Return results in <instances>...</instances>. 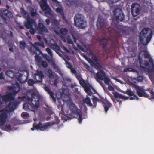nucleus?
Listing matches in <instances>:
<instances>
[{
    "mask_svg": "<svg viewBox=\"0 0 154 154\" xmlns=\"http://www.w3.org/2000/svg\"><path fill=\"white\" fill-rule=\"evenodd\" d=\"M139 59L140 67L144 71L148 72L149 77L154 75L153 61L147 50L141 51L140 53Z\"/></svg>",
    "mask_w": 154,
    "mask_h": 154,
    "instance_id": "obj_1",
    "label": "nucleus"
},
{
    "mask_svg": "<svg viewBox=\"0 0 154 154\" xmlns=\"http://www.w3.org/2000/svg\"><path fill=\"white\" fill-rule=\"evenodd\" d=\"M31 95L32 97L31 98L28 97V96L27 97H18V99H20V98H21L22 100H25V99H26L28 101H32V103L33 106L28 103H25L23 104V109L33 111L34 110V108H37L39 106V97L34 94H32Z\"/></svg>",
    "mask_w": 154,
    "mask_h": 154,
    "instance_id": "obj_2",
    "label": "nucleus"
},
{
    "mask_svg": "<svg viewBox=\"0 0 154 154\" xmlns=\"http://www.w3.org/2000/svg\"><path fill=\"white\" fill-rule=\"evenodd\" d=\"M20 103V101H17L10 102L5 109L0 110V112L3 113L0 115V125H3L6 121L7 118L6 112L8 113L13 111Z\"/></svg>",
    "mask_w": 154,
    "mask_h": 154,
    "instance_id": "obj_3",
    "label": "nucleus"
},
{
    "mask_svg": "<svg viewBox=\"0 0 154 154\" xmlns=\"http://www.w3.org/2000/svg\"><path fill=\"white\" fill-rule=\"evenodd\" d=\"M8 88L10 89L9 94L2 96L0 94V103H3V102H8L14 99L15 94L19 91L20 88L18 84L13 85L12 87L8 86Z\"/></svg>",
    "mask_w": 154,
    "mask_h": 154,
    "instance_id": "obj_4",
    "label": "nucleus"
},
{
    "mask_svg": "<svg viewBox=\"0 0 154 154\" xmlns=\"http://www.w3.org/2000/svg\"><path fill=\"white\" fill-rule=\"evenodd\" d=\"M152 32L151 29L145 28L140 32V40L141 43L144 45H147L151 39Z\"/></svg>",
    "mask_w": 154,
    "mask_h": 154,
    "instance_id": "obj_5",
    "label": "nucleus"
},
{
    "mask_svg": "<svg viewBox=\"0 0 154 154\" xmlns=\"http://www.w3.org/2000/svg\"><path fill=\"white\" fill-rule=\"evenodd\" d=\"M96 80L100 84L103 89L105 88L104 85L102 81L104 80V82L106 85H109V82L110 81L109 78L106 76L105 72L103 71H101V73L97 72L96 75L95 76Z\"/></svg>",
    "mask_w": 154,
    "mask_h": 154,
    "instance_id": "obj_6",
    "label": "nucleus"
},
{
    "mask_svg": "<svg viewBox=\"0 0 154 154\" xmlns=\"http://www.w3.org/2000/svg\"><path fill=\"white\" fill-rule=\"evenodd\" d=\"M75 25L81 29H84L86 26V22L84 19V16L80 14L75 15L74 18Z\"/></svg>",
    "mask_w": 154,
    "mask_h": 154,
    "instance_id": "obj_7",
    "label": "nucleus"
},
{
    "mask_svg": "<svg viewBox=\"0 0 154 154\" xmlns=\"http://www.w3.org/2000/svg\"><path fill=\"white\" fill-rule=\"evenodd\" d=\"M77 78L79 80V83L84 88L85 91L88 94L91 93L94 94L96 93L95 90L92 88L87 82L85 81L82 78L80 77H77Z\"/></svg>",
    "mask_w": 154,
    "mask_h": 154,
    "instance_id": "obj_8",
    "label": "nucleus"
},
{
    "mask_svg": "<svg viewBox=\"0 0 154 154\" xmlns=\"http://www.w3.org/2000/svg\"><path fill=\"white\" fill-rule=\"evenodd\" d=\"M40 5L42 9L45 11V14L52 16L51 11L49 6L47 4V0H37Z\"/></svg>",
    "mask_w": 154,
    "mask_h": 154,
    "instance_id": "obj_9",
    "label": "nucleus"
},
{
    "mask_svg": "<svg viewBox=\"0 0 154 154\" xmlns=\"http://www.w3.org/2000/svg\"><path fill=\"white\" fill-rule=\"evenodd\" d=\"M115 18L117 20L122 21L125 17L122 10L119 8H115L113 11Z\"/></svg>",
    "mask_w": 154,
    "mask_h": 154,
    "instance_id": "obj_10",
    "label": "nucleus"
},
{
    "mask_svg": "<svg viewBox=\"0 0 154 154\" xmlns=\"http://www.w3.org/2000/svg\"><path fill=\"white\" fill-rule=\"evenodd\" d=\"M54 124V123H49L45 125H42V123H39L38 124L35 123L33 124V127L31 128L32 130H34L35 128L37 129H39L41 131H44L48 128Z\"/></svg>",
    "mask_w": 154,
    "mask_h": 154,
    "instance_id": "obj_11",
    "label": "nucleus"
},
{
    "mask_svg": "<svg viewBox=\"0 0 154 154\" xmlns=\"http://www.w3.org/2000/svg\"><path fill=\"white\" fill-rule=\"evenodd\" d=\"M69 108L73 112L75 113H77L79 115L78 120L79 121V122L81 123L82 121V113L80 110L79 109H78L74 104H71L70 105Z\"/></svg>",
    "mask_w": 154,
    "mask_h": 154,
    "instance_id": "obj_12",
    "label": "nucleus"
},
{
    "mask_svg": "<svg viewBox=\"0 0 154 154\" xmlns=\"http://www.w3.org/2000/svg\"><path fill=\"white\" fill-rule=\"evenodd\" d=\"M106 20L103 17L99 16L97 23V26L98 29H101L105 26L106 24Z\"/></svg>",
    "mask_w": 154,
    "mask_h": 154,
    "instance_id": "obj_13",
    "label": "nucleus"
},
{
    "mask_svg": "<svg viewBox=\"0 0 154 154\" xmlns=\"http://www.w3.org/2000/svg\"><path fill=\"white\" fill-rule=\"evenodd\" d=\"M36 28L38 32L41 34H43L44 33H48V32L47 29L45 25L41 22H39L38 26L36 27Z\"/></svg>",
    "mask_w": 154,
    "mask_h": 154,
    "instance_id": "obj_14",
    "label": "nucleus"
},
{
    "mask_svg": "<svg viewBox=\"0 0 154 154\" xmlns=\"http://www.w3.org/2000/svg\"><path fill=\"white\" fill-rule=\"evenodd\" d=\"M135 89L137 91V94L140 97H148L149 95L145 92L144 90L142 87L135 85Z\"/></svg>",
    "mask_w": 154,
    "mask_h": 154,
    "instance_id": "obj_15",
    "label": "nucleus"
},
{
    "mask_svg": "<svg viewBox=\"0 0 154 154\" xmlns=\"http://www.w3.org/2000/svg\"><path fill=\"white\" fill-rule=\"evenodd\" d=\"M35 78L36 81L38 82H41L42 79L44 77L42 71L41 70H37V73L35 74Z\"/></svg>",
    "mask_w": 154,
    "mask_h": 154,
    "instance_id": "obj_16",
    "label": "nucleus"
},
{
    "mask_svg": "<svg viewBox=\"0 0 154 154\" xmlns=\"http://www.w3.org/2000/svg\"><path fill=\"white\" fill-rule=\"evenodd\" d=\"M50 47L53 49L60 57H62L63 55L60 52L62 51L58 45L56 43L52 46H50Z\"/></svg>",
    "mask_w": 154,
    "mask_h": 154,
    "instance_id": "obj_17",
    "label": "nucleus"
},
{
    "mask_svg": "<svg viewBox=\"0 0 154 154\" xmlns=\"http://www.w3.org/2000/svg\"><path fill=\"white\" fill-rule=\"evenodd\" d=\"M27 22L24 23L25 27L27 29H29L32 27V25L35 23V21L31 19L30 17L27 18Z\"/></svg>",
    "mask_w": 154,
    "mask_h": 154,
    "instance_id": "obj_18",
    "label": "nucleus"
},
{
    "mask_svg": "<svg viewBox=\"0 0 154 154\" xmlns=\"http://www.w3.org/2000/svg\"><path fill=\"white\" fill-rule=\"evenodd\" d=\"M1 12L9 18L13 17L12 13L6 9L2 8L1 9Z\"/></svg>",
    "mask_w": 154,
    "mask_h": 154,
    "instance_id": "obj_19",
    "label": "nucleus"
},
{
    "mask_svg": "<svg viewBox=\"0 0 154 154\" xmlns=\"http://www.w3.org/2000/svg\"><path fill=\"white\" fill-rule=\"evenodd\" d=\"M44 89L50 95L51 98L52 99L53 101L55 102L56 101V99L53 96L54 93L51 91V89L47 86H45L44 87Z\"/></svg>",
    "mask_w": 154,
    "mask_h": 154,
    "instance_id": "obj_20",
    "label": "nucleus"
},
{
    "mask_svg": "<svg viewBox=\"0 0 154 154\" xmlns=\"http://www.w3.org/2000/svg\"><path fill=\"white\" fill-rule=\"evenodd\" d=\"M52 65L56 72H58L62 77L63 78V74L58 66L54 62L52 63Z\"/></svg>",
    "mask_w": 154,
    "mask_h": 154,
    "instance_id": "obj_21",
    "label": "nucleus"
},
{
    "mask_svg": "<svg viewBox=\"0 0 154 154\" xmlns=\"http://www.w3.org/2000/svg\"><path fill=\"white\" fill-rule=\"evenodd\" d=\"M32 46L37 51H39L40 53L41 52V51L39 49L38 46H41L43 48H44V43L43 42H42L40 43L39 42H36L34 44H32Z\"/></svg>",
    "mask_w": 154,
    "mask_h": 154,
    "instance_id": "obj_22",
    "label": "nucleus"
},
{
    "mask_svg": "<svg viewBox=\"0 0 154 154\" xmlns=\"http://www.w3.org/2000/svg\"><path fill=\"white\" fill-rule=\"evenodd\" d=\"M20 13L23 15V17L26 18L30 17L28 13L24 9L23 7H21L20 9Z\"/></svg>",
    "mask_w": 154,
    "mask_h": 154,
    "instance_id": "obj_23",
    "label": "nucleus"
},
{
    "mask_svg": "<svg viewBox=\"0 0 154 154\" xmlns=\"http://www.w3.org/2000/svg\"><path fill=\"white\" fill-rule=\"evenodd\" d=\"M62 79L63 80V82L64 84V85H66L67 86L70 85L71 84V79L68 77H66L65 78H64L63 76V78Z\"/></svg>",
    "mask_w": 154,
    "mask_h": 154,
    "instance_id": "obj_24",
    "label": "nucleus"
},
{
    "mask_svg": "<svg viewBox=\"0 0 154 154\" xmlns=\"http://www.w3.org/2000/svg\"><path fill=\"white\" fill-rule=\"evenodd\" d=\"M70 94L67 95L61 94V97L63 100L64 101L66 102L70 100L71 99L70 97Z\"/></svg>",
    "mask_w": 154,
    "mask_h": 154,
    "instance_id": "obj_25",
    "label": "nucleus"
},
{
    "mask_svg": "<svg viewBox=\"0 0 154 154\" xmlns=\"http://www.w3.org/2000/svg\"><path fill=\"white\" fill-rule=\"evenodd\" d=\"M89 62L91 66L94 67L95 68L100 69V65L97 62V63H94L91 60L89 61Z\"/></svg>",
    "mask_w": 154,
    "mask_h": 154,
    "instance_id": "obj_26",
    "label": "nucleus"
},
{
    "mask_svg": "<svg viewBox=\"0 0 154 154\" xmlns=\"http://www.w3.org/2000/svg\"><path fill=\"white\" fill-rule=\"evenodd\" d=\"M30 11L32 17H36L38 15L36 9L33 8H30Z\"/></svg>",
    "mask_w": 154,
    "mask_h": 154,
    "instance_id": "obj_27",
    "label": "nucleus"
},
{
    "mask_svg": "<svg viewBox=\"0 0 154 154\" xmlns=\"http://www.w3.org/2000/svg\"><path fill=\"white\" fill-rule=\"evenodd\" d=\"M107 42V38H103L102 39H101L100 40V45H102V47L104 48Z\"/></svg>",
    "mask_w": 154,
    "mask_h": 154,
    "instance_id": "obj_28",
    "label": "nucleus"
},
{
    "mask_svg": "<svg viewBox=\"0 0 154 154\" xmlns=\"http://www.w3.org/2000/svg\"><path fill=\"white\" fill-rule=\"evenodd\" d=\"M49 82L50 83L53 85H56L57 82L56 78L55 77V76L49 78Z\"/></svg>",
    "mask_w": 154,
    "mask_h": 154,
    "instance_id": "obj_29",
    "label": "nucleus"
},
{
    "mask_svg": "<svg viewBox=\"0 0 154 154\" xmlns=\"http://www.w3.org/2000/svg\"><path fill=\"white\" fill-rule=\"evenodd\" d=\"M47 76L49 78H51L53 77L55 75L53 74L52 70L51 69H48L46 72Z\"/></svg>",
    "mask_w": 154,
    "mask_h": 154,
    "instance_id": "obj_30",
    "label": "nucleus"
},
{
    "mask_svg": "<svg viewBox=\"0 0 154 154\" xmlns=\"http://www.w3.org/2000/svg\"><path fill=\"white\" fill-rule=\"evenodd\" d=\"M6 23H7V21L6 18L0 13V24H3Z\"/></svg>",
    "mask_w": 154,
    "mask_h": 154,
    "instance_id": "obj_31",
    "label": "nucleus"
},
{
    "mask_svg": "<svg viewBox=\"0 0 154 154\" xmlns=\"http://www.w3.org/2000/svg\"><path fill=\"white\" fill-rule=\"evenodd\" d=\"M6 75L12 78L14 77V72L12 71L9 70L7 71L6 72Z\"/></svg>",
    "mask_w": 154,
    "mask_h": 154,
    "instance_id": "obj_32",
    "label": "nucleus"
},
{
    "mask_svg": "<svg viewBox=\"0 0 154 154\" xmlns=\"http://www.w3.org/2000/svg\"><path fill=\"white\" fill-rule=\"evenodd\" d=\"M113 95L114 97L116 98L119 97V98H124L125 99H127L128 98V97H125L124 96H122L121 95L119 94L117 92H114L113 93Z\"/></svg>",
    "mask_w": 154,
    "mask_h": 154,
    "instance_id": "obj_33",
    "label": "nucleus"
},
{
    "mask_svg": "<svg viewBox=\"0 0 154 154\" xmlns=\"http://www.w3.org/2000/svg\"><path fill=\"white\" fill-rule=\"evenodd\" d=\"M116 30L117 32L120 34L125 32V31L122 29V26H117L116 27Z\"/></svg>",
    "mask_w": 154,
    "mask_h": 154,
    "instance_id": "obj_34",
    "label": "nucleus"
},
{
    "mask_svg": "<svg viewBox=\"0 0 154 154\" xmlns=\"http://www.w3.org/2000/svg\"><path fill=\"white\" fill-rule=\"evenodd\" d=\"M135 8L136 9H135V14H135V16L138 15L140 11V7L139 4H136L135 3Z\"/></svg>",
    "mask_w": 154,
    "mask_h": 154,
    "instance_id": "obj_35",
    "label": "nucleus"
},
{
    "mask_svg": "<svg viewBox=\"0 0 154 154\" xmlns=\"http://www.w3.org/2000/svg\"><path fill=\"white\" fill-rule=\"evenodd\" d=\"M61 94L67 95L70 94L69 93V90L67 88H62V92L61 93Z\"/></svg>",
    "mask_w": 154,
    "mask_h": 154,
    "instance_id": "obj_36",
    "label": "nucleus"
},
{
    "mask_svg": "<svg viewBox=\"0 0 154 154\" xmlns=\"http://www.w3.org/2000/svg\"><path fill=\"white\" fill-rule=\"evenodd\" d=\"M20 47L22 49H24L26 46V44L24 41H20Z\"/></svg>",
    "mask_w": 154,
    "mask_h": 154,
    "instance_id": "obj_37",
    "label": "nucleus"
},
{
    "mask_svg": "<svg viewBox=\"0 0 154 154\" xmlns=\"http://www.w3.org/2000/svg\"><path fill=\"white\" fill-rule=\"evenodd\" d=\"M45 109L47 112L49 114L51 115L53 113V112L51 109L48 105H46Z\"/></svg>",
    "mask_w": 154,
    "mask_h": 154,
    "instance_id": "obj_38",
    "label": "nucleus"
},
{
    "mask_svg": "<svg viewBox=\"0 0 154 154\" xmlns=\"http://www.w3.org/2000/svg\"><path fill=\"white\" fill-rule=\"evenodd\" d=\"M52 23L55 26H58L59 23L58 20L55 18H52L51 19Z\"/></svg>",
    "mask_w": 154,
    "mask_h": 154,
    "instance_id": "obj_39",
    "label": "nucleus"
},
{
    "mask_svg": "<svg viewBox=\"0 0 154 154\" xmlns=\"http://www.w3.org/2000/svg\"><path fill=\"white\" fill-rule=\"evenodd\" d=\"M68 32V30L66 28H62L60 30V33L63 35H66L67 34Z\"/></svg>",
    "mask_w": 154,
    "mask_h": 154,
    "instance_id": "obj_40",
    "label": "nucleus"
},
{
    "mask_svg": "<svg viewBox=\"0 0 154 154\" xmlns=\"http://www.w3.org/2000/svg\"><path fill=\"white\" fill-rule=\"evenodd\" d=\"M66 3L68 6H71L73 5L74 2L73 0H66Z\"/></svg>",
    "mask_w": 154,
    "mask_h": 154,
    "instance_id": "obj_41",
    "label": "nucleus"
},
{
    "mask_svg": "<svg viewBox=\"0 0 154 154\" xmlns=\"http://www.w3.org/2000/svg\"><path fill=\"white\" fill-rule=\"evenodd\" d=\"M34 53L36 54V55L35 56V57L36 61H37L38 63H40L41 62V59L37 55V54L35 51L34 52Z\"/></svg>",
    "mask_w": 154,
    "mask_h": 154,
    "instance_id": "obj_42",
    "label": "nucleus"
},
{
    "mask_svg": "<svg viewBox=\"0 0 154 154\" xmlns=\"http://www.w3.org/2000/svg\"><path fill=\"white\" fill-rule=\"evenodd\" d=\"M84 102L86 103L89 106H92V104L90 102V99L88 97H87L84 100Z\"/></svg>",
    "mask_w": 154,
    "mask_h": 154,
    "instance_id": "obj_43",
    "label": "nucleus"
},
{
    "mask_svg": "<svg viewBox=\"0 0 154 154\" xmlns=\"http://www.w3.org/2000/svg\"><path fill=\"white\" fill-rule=\"evenodd\" d=\"M46 50L50 55V57L52 58L53 57V55L51 49L50 48H46Z\"/></svg>",
    "mask_w": 154,
    "mask_h": 154,
    "instance_id": "obj_44",
    "label": "nucleus"
},
{
    "mask_svg": "<svg viewBox=\"0 0 154 154\" xmlns=\"http://www.w3.org/2000/svg\"><path fill=\"white\" fill-rule=\"evenodd\" d=\"M27 82L29 85L30 86H32L35 83V81L31 79H29Z\"/></svg>",
    "mask_w": 154,
    "mask_h": 154,
    "instance_id": "obj_45",
    "label": "nucleus"
},
{
    "mask_svg": "<svg viewBox=\"0 0 154 154\" xmlns=\"http://www.w3.org/2000/svg\"><path fill=\"white\" fill-rule=\"evenodd\" d=\"M56 11L60 13L62 15V17L63 18H64L65 17L63 15V13L61 8L59 7H57L56 9Z\"/></svg>",
    "mask_w": 154,
    "mask_h": 154,
    "instance_id": "obj_46",
    "label": "nucleus"
},
{
    "mask_svg": "<svg viewBox=\"0 0 154 154\" xmlns=\"http://www.w3.org/2000/svg\"><path fill=\"white\" fill-rule=\"evenodd\" d=\"M66 38L67 39V42L68 43L70 44H73V41L71 39L70 36L68 35L66 37Z\"/></svg>",
    "mask_w": 154,
    "mask_h": 154,
    "instance_id": "obj_47",
    "label": "nucleus"
},
{
    "mask_svg": "<svg viewBox=\"0 0 154 154\" xmlns=\"http://www.w3.org/2000/svg\"><path fill=\"white\" fill-rule=\"evenodd\" d=\"M124 71L125 72H126L127 71L134 72H135V69L132 68H127L124 69Z\"/></svg>",
    "mask_w": 154,
    "mask_h": 154,
    "instance_id": "obj_48",
    "label": "nucleus"
},
{
    "mask_svg": "<svg viewBox=\"0 0 154 154\" xmlns=\"http://www.w3.org/2000/svg\"><path fill=\"white\" fill-rule=\"evenodd\" d=\"M148 90L151 94V97L150 98V99H154V92L151 89L149 88L148 89Z\"/></svg>",
    "mask_w": 154,
    "mask_h": 154,
    "instance_id": "obj_49",
    "label": "nucleus"
},
{
    "mask_svg": "<svg viewBox=\"0 0 154 154\" xmlns=\"http://www.w3.org/2000/svg\"><path fill=\"white\" fill-rule=\"evenodd\" d=\"M135 7V3H133L131 5V12L132 15L133 17H134L135 15L134 14V8Z\"/></svg>",
    "mask_w": 154,
    "mask_h": 154,
    "instance_id": "obj_50",
    "label": "nucleus"
},
{
    "mask_svg": "<svg viewBox=\"0 0 154 154\" xmlns=\"http://www.w3.org/2000/svg\"><path fill=\"white\" fill-rule=\"evenodd\" d=\"M61 52L62 53V54L63 55H63H64V56H65L66 58L67 59V60H69V56H68L67 54L66 53L63 52L62 51V52ZM62 57L66 61V60H65V58L63 57V56H62Z\"/></svg>",
    "mask_w": 154,
    "mask_h": 154,
    "instance_id": "obj_51",
    "label": "nucleus"
},
{
    "mask_svg": "<svg viewBox=\"0 0 154 154\" xmlns=\"http://www.w3.org/2000/svg\"><path fill=\"white\" fill-rule=\"evenodd\" d=\"M41 65L43 67L46 68L47 67L48 64L46 61H42L41 62Z\"/></svg>",
    "mask_w": 154,
    "mask_h": 154,
    "instance_id": "obj_52",
    "label": "nucleus"
},
{
    "mask_svg": "<svg viewBox=\"0 0 154 154\" xmlns=\"http://www.w3.org/2000/svg\"><path fill=\"white\" fill-rule=\"evenodd\" d=\"M19 77H17V80L20 82H22L24 81V80H22V75L20 74H19Z\"/></svg>",
    "mask_w": 154,
    "mask_h": 154,
    "instance_id": "obj_53",
    "label": "nucleus"
},
{
    "mask_svg": "<svg viewBox=\"0 0 154 154\" xmlns=\"http://www.w3.org/2000/svg\"><path fill=\"white\" fill-rule=\"evenodd\" d=\"M56 42L54 40L52 39L50 40L49 42V46L50 47V46H52L53 45H54V44L56 43Z\"/></svg>",
    "mask_w": 154,
    "mask_h": 154,
    "instance_id": "obj_54",
    "label": "nucleus"
},
{
    "mask_svg": "<svg viewBox=\"0 0 154 154\" xmlns=\"http://www.w3.org/2000/svg\"><path fill=\"white\" fill-rule=\"evenodd\" d=\"M29 29H30L29 30V32L31 34L34 35L35 32V29L33 28L32 27V28H31Z\"/></svg>",
    "mask_w": 154,
    "mask_h": 154,
    "instance_id": "obj_55",
    "label": "nucleus"
},
{
    "mask_svg": "<svg viewBox=\"0 0 154 154\" xmlns=\"http://www.w3.org/2000/svg\"><path fill=\"white\" fill-rule=\"evenodd\" d=\"M11 125H7L6 126V127L5 128L4 130L7 131H10L11 130Z\"/></svg>",
    "mask_w": 154,
    "mask_h": 154,
    "instance_id": "obj_56",
    "label": "nucleus"
},
{
    "mask_svg": "<svg viewBox=\"0 0 154 154\" xmlns=\"http://www.w3.org/2000/svg\"><path fill=\"white\" fill-rule=\"evenodd\" d=\"M126 93L130 96H133L134 94V92L130 90H128L126 92Z\"/></svg>",
    "mask_w": 154,
    "mask_h": 154,
    "instance_id": "obj_57",
    "label": "nucleus"
},
{
    "mask_svg": "<svg viewBox=\"0 0 154 154\" xmlns=\"http://www.w3.org/2000/svg\"><path fill=\"white\" fill-rule=\"evenodd\" d=\"M61 48L67 53H69L70 51L64 46H61Z\"/></svg>",
    "mask_w": 154,
    "mask_h": 154,
    "instance_id": "obj_58",
    "label": "nucleus"
},
{
    "mask_svg": "<svg viewBox=\"0 0 154 154\" xmlns=\"http://www.w3.org/2000/svg\"><path fill=\"white\" fill-rule=\"evenodd\" d=\"M143 77L142 76H140L137 77V80L138 82H141L142 81Z\"/></svg>",
    "mask_w": 154,
    "mask_h": 154,
    "instance_id": "obj_59",
    "label": "nucleus"
},
{
    "mask_svg": "<svg viewBox=\"0 0 154 154\" xmlns=\"http://www.w3.org/2000/svg\"><path fill=\"white\" fill-rule=\"evenodd\" d=\"M87 69L91 72L93 73H94V72L92 69L91 67H90L88 66H87Z\"/></svg>",
    "mask_w": 154,
    "mask_h": 154,
    "instance_id": "obj_60",
    "label": "nucleus"
},
{
    "mask_svg": "<svg viewBox=\"0 0 154 154\" xmlns=\"http://www.w3.org/2000/svg\"><path fill=\"white\" fill-rule=\"evenodd\" d=\"M93 100L94 102V105L95 106L96 102L99 100L96 97H94L93 99Z\"/></svg>",
    "mask_w": 154,
    "mask_h": 154,
    "instance_id": "obj_61",
    "label": "nucleus"
},
{
    "mask_svg": "<svg viewBox=\"0 0 154 154\" xmlns=\"http://www.w3.org/2000/svg\"><path fill=\"white\" fill-rule=\"evenodd\" d=\"M45 57L46 59H47L48 61H50L51 60V58L47 54H45Z\"/></svg>",
    "mask_w": 154,
    "mask_h": 154,
    "instance_id": "obj_62",
    "label": "nucleus"
},
{
    "mask_svg": "<svg viewBox=\"0 0 154 154\" xmlns=\"http://www.w3.org/2000/svg\"><path fill=\"white\" fill-rule=\"evenodd\" d=\"M22 116L23 117H27L28 116H29V115L28 113H23L22 114Z\"/></svg>",
    "mask_w": 154,
    "mask_h": 154,
    "instance_id": "obj_63",
    "label": "nucleus"
},
{
    "mask_svg": "<svg viewBox=\"0 0 154 154\" xmlns=\"http://www.w3.org/2000/svg\"><path fill=\"white\" fill-rule=\"evenodd\" d=\"M120 0H109V2L112 4H113L115 3H116Z\"/></svg>",
    "mask_w": 154,
    "mask_h": 154,
    "instance_id": "obj_64",
    "label": "nucleus"
}]
</instances>
